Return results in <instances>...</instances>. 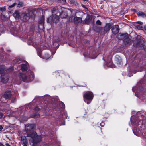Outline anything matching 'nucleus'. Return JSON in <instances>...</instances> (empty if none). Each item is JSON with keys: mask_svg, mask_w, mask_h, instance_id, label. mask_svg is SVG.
Instances as JSON below:
<instances>
[{"mask_svg": "<svg viewBox=\"0 0 146 146\" xmlns=\"http://www.w3.org/2000/svg\"><path fill=\"white\" fill-rule=\"evenodd\" d=\"M111 30L113 33L114 34H116L119 32V26L118 25L114 26L113 27Z\"/></svg>", "mask_w": 146, "mask_h": 146, "instance_id": "1a4fd4ad", "label": "nucleus"}, {"mask_svg": "<svg viewBox=\"0 0 146 146\" xmlns=\"http://www.w3.org/2000/svg\"><path fill=\"white\" fill-rule=\"evenodd\" d=\"M6 10V9L4 7H1L0 8V10L1 11H5Z\"/></svg>", "mask_w": 146, "mask_h": 146, "instance_id": "c9c22d12", "label": "nucleus"}, {"mask_svg": "<svg viewBox=\"0 0 146 146\" xmlns=\"http://www.w3.org/2000/svg\"><path fill=\"white\" fill-rule=\"evenodd\" d=\"M11 92L7 91L5 92L4 95V97L6 99H9L11 96Z\"/></svg>", "mask_w": 146, "mask_h": 146, "instance_id": "f8f14e48", "label": "nucleus"}, {"mask_svg": "<svg viewBox=\"0 0 146 146\" xmlns=\"http://www.w3.org/2000/svg\"><path fill=\"white\" fill-rule=\"evenodd\" d=\"M96 58V57H95V58Z\"/></svg>", "mask_w": 146, "mask_h": 146, "instance_id": "603ef678", "label": "nucleus"}, {"mask_svg": "<svg viewBox=\"0 0 146 146\" xmlns=\"http://www.w3.org/2000/svg\"><path fill=\"white\" fill-rule=\"evenodd\" d=\"M118 60H117V59H116V61H117V63L118 64L121 65L122 64V60L121 58L118 56Z\"/></svg>", "mask_w": 146, "mask_h": 146, "instance_id": "393cba45", "label": "nucleus"}, {"mask_svg": "<svg viewBox=\"0 0 146 146\" xmlns=\"http://www.w3.org/2000/svg\"><path fill=\"white\" fill-rule=\"evenodd\" d=\"M140 36H137V38H140Z\"/></svg>", "mask_w": 146, "mask_h": 146, "instance_id": "de8ad7c7", "label": "nucleus"}, {"mask_svg": "<svg viewBox=\"0 0 146 146\" xmlns=\"http://www.w3.org/2000/svg\"><path fill=\"white\" fill-rule=\"evenodd\" d=\"M3 116V114L1 113H0V118H1Z\"/></svg>", "mask_w": 146, "mask_h": 146, "instance_id": "ea45409f", "label": "nucleus"}, {"mask_svg": "<svg viewBox=\"0 0 146 146\" xmlns=\"http://www.w3.org/2000/svg\"><path fill=\"white\" fill-rule=\"evenodd\" d=\"M70 3L72 5H77V3L76 0H68Z\"/></svg>", "mask_w": 146, "mask_h": 146, "instance_id": "aec40b11", "label": "nucleus"}, {"mask_svg": "<svg viewBox=\"0 0 146 146\" xmlns=\"http://www.w3.org/2000/svg\"><path fill=\"white\" fill-rule=\"evenodd\" d=\"M96 23L99 25H100L101 24V22L100 20H98L96 21Z\"/></svg>", "mask_w": 146, "mask_h": 146, "instance_id": "f704fd0d", "label": "nucleus"}, {"mask_svg": "<svg viewBox=\"0 0 146 146\" xmlns=\"http://www.w3.org/2000/svg\"><path fill=\"white\" fill-rule=\"evenodd\" d=\"M109 66H110L111 68H114L115 67V66L113 64H111V65H109V64H107Z\"/></svg>", "mask_w": 146, "mask_h": 146, "instance_id": "e433bc0d", "label": "nucleus"}, {"mask_svg": "<svg viewBox=\"0 0 146 146\" xmlns=\"http://www.w3.org/2000/svg\"><path fill=\"white\" fill-rule=\"evenodd\" d=\"M27 74L28 76L25 74H20L19 77L24 82H30L33 80L34 75L32 72L30 71L27 73Z\"/></svg>", "mask_w": 146, "mask_h": 146, "instance_id": "f03ea898", "label": "nucleus"}, {"mask_svg": "<svg viewBox=\"0 0 146 146\" xmlns=\"http://www.w3.org/2000/svg\"><path fill=\"white\" fill-rule=\"evenodd\" d=\"M105 1H108V0H104Z\"/></svg>", "mask_w": 146, "mask_h": 146, "instance_id": "3c124183", "label": "nucleus"}, {"mask_svg": "<svg viewBox=\"0 0 146 146\" xmlns=\"http://www.w3.org/2000/svg\"><path fill=\"white\" fill-rule=\"evenodd\" d=\"M59 105L61 108H64L65 107V105L62 102H60Z\"/></svg>", "mask_w": 146, "mask_h": 146, "instance_id": "c756f323", "label": "nucleus"}, {"mask_svg": "<svg viewBox=\"0 0 146 146\" xmlns=\"http://www.w3.org/2000/svg\"><path fill=\"white\" fill-rule=\"evenodd\" d=\"M28 137H31L30 140L31 141L33 146H36V144L40 141L41 140V137L40 136H38L36 132H33L28 134L27 135Z\"/></svg>", "mask_w": 146, "mask_h": 146, "instance_id": "f257e3e1", "label": "nucleus"}, {"mask_svg": "<svg viewBox=\"0 0 146 146\" xmlns=\"http://www.w3.org/2000/svg\"><path fill=\"white\" fill-rule=\"evenodd\" d=\"M137 23L138 24L141 25H142L143 24V23L141 22L138 21Z\"/></svg>", "mask_w": 146, "mask_h": 146, "instance_id": "4c0bfd02", "label": "nucleus"}, {"mask_svg": "<svg viewBox=\"0 0 146 146\" xmlns=\"http://www.w3.org/2000/svg\"><path fill=\"white\" fill-rule=\"evenodd\" d=\"M65 9H66L65 11H63V13H64L63 14V16H65V15L66 14H67V17H66V18H67L68 17V15L67 14V12H68L69 11H70L71 13H73V12L74 11V10L72 9H66L65 8Z\"/></svg>", "mask_w": 146, "mask_h": 146, "instance_id": "ddd939ff", "label": "nucleus"}, {"mask_svg": "<svg viewBox=\"0 0 146 146\" xmlns=\"http://www.w3.org/2000/svg\"><path fill=\"white\" fill-rule=\"evenodd\" d=\"M39 108H38V107H36L35 108V110H39Z\"/></svg>", "mask_w": 146, "mask_h": 146, "instance_id": "37998d69", "label": "nucleus"}, {"mask_svg": "<svg viewBox=\"0 0 146 146\" xmlns=\"http://www.w3.org/2000/svg\"><path fill=\"white\" fill-rule=\"evenodd\" d=\"M21 142L23 144V146H27V140L25 136H22L21 137Z\"/></svg>", "mask_w": 146, "mask_h": 146, "instance_id": "9d476101", "label": "nucleus"}, {"mask_svg": "<svg viewBox=\"0 0 146 146\" xmlns=\"http://www.w3.org/2000/svg\"><path fill=\"white\" fill-rule=\"evenodd\" d=\"M39 117V115L38 113L35 114L33 116V117L35 118H38V117Z\"/></svg>", "mask_w": 146, "mask_h": 146, "instance_id": "7c9ffc66", "label": "nucleus"}, {"mask_svg": "<svg viewBox=\"0 0 146 146\" xmlns=\"http://www.w3.org/2000/svg\"><path fill=\"white\" fill-rule=\"evenodd\" d=\"M103 59L104 60V58H103Z\"/></svg>", "mask_w": 146, "mask_h": 146, "instance_id": "5fc2aeb1", "label": "nucleus"}, {"mask_svg": "<svg viewBox=\"0 0 146 146\" xmlns=\"http://www.w3.org/2000/svg\"><path fill=\"white\" fill-rule=\"evenodd\" d=\"M137 15L139 16H141L143 17H145L146 16L144 13L142 12H139L137 13Z\"/></svg>", "mask_w": 146, "mask_h": 146, "instance_id": "b1692460", "label": "nucleus"}, {"mask_svg": "<svg viewBox=\"0 0 146 146\" xmlns=\"http://www.w3.org/2000/svg\"><path fill=\"white\" fill-rule=\"evenodd\" d=\"M58 2L62 4H65L66 3V0H58Z\"/></svg>", "mask_w": 146, "mask_h": 146, "instance_id": "c85d7f7f", "label": "nucleus"}, {"mask_svg": "<svg viewBox=\"0 0 146 146\" xmlns=\"http://www.w3.org/2000/svg\"><path fill=\"white\" fill-rule=\"evenodd\" d=\"M91 18V17L90 15H88L84 20L85 23L87 24H88L90 22Z\"/></svg>", "mask_w": 146, "mask_h": 146, "instance_id": "a211bd4d", "label": "nucleus"}, {"mask_svg": "<svg viewBox=\"0 0 146 146\" xmlns=\"http://www.w3.org/2000/svg\"><path fill=\"white\" fill-rule=\"evenodd\" d=\"M17 4L16 3H15V2L13 4L11 5H9V8H12V7H14L15 5H16Z\"/></svg>", "mask_w": 146, "mask_h": 146, "instance_id": "2f4dec72", "label": "nucleus"}, {"mask_svg": "<svg viewBox=\"0 0 146 146\" xmlns=\"http://www.w3.org/2000/svg\"><path fill=\"white\" fill-rule=\"evenodd\" d=\"M4 71V67L3 66H0V74L3 73Z\"/></svg>", "mask_w": 146, "mask_h": 146, "instance_id": "a878e982", "label": "nucleus"}, {"mask_svg": "<svg viewBox=\"0 0 146 146\" xmlns=\"http://www.w3.org/2000/svg\"><path fill=\"white\" fill-rule=\"evenodd\" d=\"M136 72H137V71H134V72H133V73H135Z\"/></svg>", "mask_w": 146, "mask_h": 146, "instance_id": "09e8293b", "label": "nucleus"}, {"mask_svg": "<svg viewBox=\"0 0 146 146\" xmlns=\"http://www.w3.org/2000/svg\"><path fill=\"white\" fill-rule=\"evenodd\" d=\"M111 26L112 24L111 23H108L106 24L104 28V31L106 32L109 31Z\"/></svg>", "mask_w": 146, "mask_h": 146, "instance_id": "dca6fc26", "label": "nucleus"}, {"mask_svg": "<svg viewBox=\"0 0 146 146\" xmlns=\"http://www.w3.org/2000/svg\"><path fill=\"white\" fill-rule=\"evenodd\" d=\"M93 97L92 93L90 91H86L84 92L83 98L84 101L86 99L88 100H92Z\"/></svg>", "mask_w": 146, "mask_h": 146, "instance_id": "0eeeda50", "label": "nucleus"}, {"mask_svg": "<svg viewBox=\"0 0 146 146\" xmlns=\"http://www.w3.org/2000/svg\"><path fill=\"white\" fill-rule=\"evenodd\" d=\"M1 19L3 21H6L8 20V19L6 18L5 16L4 15H1Z\"/></svg>", "mask_w": 146, "mask_h": 146, "instance_id": "bb28decb", "label": "nucleus"}, {"mask_svg": "<svg viewBox=\"0 0 146 146\" xmlns=\"http://www.w3.org/2000/svg\"><path fill=\"white\" fill-rule=\"evenodd\" d=\"M34 125L33 124H28L25 126V129L27 131H30L33 129Z\"/></svg>", "mask_w": 146, "mask_h": 146, "instance_id": "4468645a", "label": "nucleus"}, {"mask_svg": "<svg viewBox=\"0 0 146 146\" xmlns=\"http://www.w3.org/2000/svg\"><path fill=\"white\" fill-rule=\"evenodd\" d=\"M124 43L125 45H126V43L130 44L131 42V40L129 38H126L124 40Z\"/></svg>", "mask_w": 146, "mask_h": 146, "instance_id": "4be33fe9", "label": "nucleus"}, {"mask_svg": "<svg viewBox=\"0 0 146 146\" xmlns=\"http://www.w3.org/2000/svg\"><path fill=\"white\" fill-rule=\"evenodd\" d=\"M82 6L84 8H86V6L82 4H81Z\"/></svg>", "mask_w": 146, "mask_h": 146, "instance_id": "a19ab883", "label": "nucleus"}, {"mask_svg": "<svg viewBox=\"0 0 146 146\" xmlns=\"http://www.w3.org/2000/svg\"><path fill=\"white\" fill-rule=\"evenodd\" d=\"M9 75L7 74H2L1 77V81L3 83H7L9 80Z\"/></svg>", "mask_w": 146, "mask_h": 146, "instance_id": "6e6552de", "label": "nucleus"}, {"mask_svg": "<svg viewBox=\"0 0 146 146\" xmlns=\"http://www.w3.org/2000/svg\"><path fill=\"white\" fill-rule=\"evenodd\" d=\"M59 16L56 15L50 16L47 19V22L51 24L52 23H56L59 21Z\"/></svg>", "mask_w": 146, "mask_h": 146, "instance_id": "423d86ee", "label": "nucleus"}, {"mask_svg": "<svg viewBox=\"0 0 146 146\" xmlns=\"http://www.w3.org/2000/svg\"><path fill=\"white\" fill-rule=\"evenodd\" d=\"M74 21L75 24L78 25L82 22V19L81 18L76 17L74 18Z\"/></svg>", "mask_w": 146, "mask_h": 146, "instance_id": "9b49d317", "label": "nucleus"}, {"mask_svg": "<svg viewBox=\"0 0 146 146\" xmlns=\"http://www.w3.org/2000/svg\"><path fill=\"white\" fill-rule=\"evenodd\" d=\"M125 35L124 34H119L117 35V38L119 40L123 39Z\"/></svg>", "mask_w": 146, "mask_h": 146, "instance_id": "412c9836", "label": "nucleus"}, {"mask_svg": "<svg viewBox=\"0 0 146 146\" xmlns=\"http://www.w3.org/2000/svg\"><path fill=\"white\" fill-rule=\"evenodd\" d=\"M11 102L14 103L16 101V98H12L11 100Z\"/></svg>", "mask_w": 146, "mask_h": 146, "instance_id": "72a5a7b5", "label": "nucleus"}, {"mask_svg": "<svg viewBox=\"0 0 146 146\" xmlns=\"http://www.w3.org/2000/svg\"><path fill=\"white\" fill-rule=\"evenodd\" d=\"M43 58L47 59L50 57L48 53H45L42 56Z\"/></svg>", "mask_w": 146, "mask_h": 146, "instance_id": "5701e85b", "label": "nucleus"}, {"mask_svg": "<svg viewBox=\"0 0 146 146\" xmlns=\"http://www.w3.org/2000/svg\"><path fill=\"white\" fill-rule=\"evenodd\" d=\"M144 28L145 30L146 31V25H145Z\"/></svg>", "mask_w": 146, "mask_h": 146, "instance_id": "49530a36", "label": "nucleus"}, {"mask_svg": "<svg viewBox=\"0 0 146 146\" xmlns=\"http://www.w3.org/2000/svg\"><path fill=\"white\" fill-rule=\"evenodd\" d=\"M5 145L6 146H11V145L8 143H6Z\"/></svg>", "mask_w": 146, "mask_h": 146, "instance_id": "79ce46f5", "label": "nucleus"}, {"mask_svg": "<svg viewBox=\"0 0 146 146\" xmlns=\"http://www.w3.org/2000/svg\"><path fill=\"white\" fill-rule=\"evenodd\" d=\"M22 3H21L20 2L17 4V7H21L22 6Z\"/></svg>", "mask_w": 146, "mask_h": 146, "instance_id": "473e14b6", "label": "nucleus"}, {"mask_svg": "<svg viewBox=\"0 0 146 146\" xmlns=\"http://www.w3.org/2000/svg\"><path fill=\"white\" fill-rule=\"evenodd\" d=\"M33 14V12L32 11H30L28 13H23L21 15L20 18L23 21L26 22L29 19Z\"/></svg>", "mask_w": 146, "mask_h": 146, "instance_id": "39448f33", "label": "nucleus"}, {"mask_svg": "<svg viewBox=\"0 0 146 146\" xmlns=\"http://www.w3.org/2000/svg\"><path fill=\"white\" fill-rule=\"evenodd\" d=\"M65 8L60 6H58L52 8L51 11L52 13L56 14H58L59 13L60 17L62 18H66L67 16V14H66L65 16H63L64 13H63V11H65Z\"/></svg>", "mask_w": 146, "mask_h": 146, "instance_id": "20e7f679", "label": "nucleus"}, {"mask_svg": "<svg viewBox=\"0 0 146 146\" xmlns=\"http://www.w3.org/2000/svg\"><path fill=\"white\" fill-rule=\"evenodd\" d=\"M3 129V127L1 125H0V131H1Z\"/></svg>", "mask_w": 146, "mask_h": 146, "instance_id": "58836bf2", "label": "nucleus"}, {"mask_svg": "<svg viewBox=\"0 0 146 146\" xmlns=\"http://www.w3.org/2000/svg\"><path fill=\"white\" fill-rule=\"evenodd\" d=\"M135 27L137 29L139 30H142L143 29V27L141 25H136Z\"/></svg>", "mask_w": 146, "mask_h": 146, "instance_id": "cd10ccee", "label": "nucleus"}, {"mask_svg": "<svg viewBox=\"0 0 146 146\" xmlns=\"http://www.w3.org/2000/svg\"><path fill=\"white\" fill-rule=\"evenodd\" d=\"M44 18L43 16L40 17L38 21L39 24L42 26V27H43L44 25Z\"/></svg>", "mask_w": 146, "mask_h": 146, "instance_id": "2eb2a0df", "label": "nucleus"}, {"mask_svg": "<svg viewBox=\"0 0 146 146\" xmlns=\"http://www.w3.org/2000/svg\"><path fill=\"white\" fill-rule=\"evenodd\" d=\"M0 146H4V145L2 143H0Z\"/></svg>", "mask_w": 146, "mask_h": 146, "instance_id": "a18cd8bd", "label": "nucleus"}, {"mask_svg": "<svg viewBox=\"0 0 146 146\" xmlns=\"http://www.w3.org/2000/svg\"><path fill=\"white\" fill-rule=\"evenodd\" d=\"M21 69L22 71H26L27 69V64L25 62V64H23L21 66Z\"/></svg>", "mask_w": 146, "mask_h": 146, "instance_id": "f3484780", "label": "nucleus"}, {"mask_svg": "<svg viewBox=\"0 0 146 146\" xmlns=\"http://www.w3.org/2000/svg\"><path fill=\"white\" fill-rule=\"evenodd\" d=\"M86 103H87V104H89L90 102H86Z\"/></svg>", "mask_w": 146, "mask_h": 146, "instance_id": "8fccbe9b", "label": "nucleus"}, {"mask_svg": "<svg viewBox=\"0 0 146 146\" xmlns=\"http://www.w3.org/2000/svg\"><path fill=\"white\" fill-rule=\"evenodd\" d=\"M40 27V25L39 26V27Z\"/></svg>", "mask_w": 146, "mask_h": 146, "instance_id": "864d4df0", "label": "nucleus"}, {"mask_svg": "<svg viewBox=\"0 0 146 146\" xmlns=\"http://www.w3.org/2000/svg\"><path fill=\"white\" fill-rule=\"evenodd\" d=\"M13 16L15 18H18L19 17L20 15L19 12L18 11H16L13 14Z\"/></svg>", "mask_w": 146, "mask_h": 146, "instance_id": "6ab92c4d", "label": "nucleus"}, {"mask_svg": "<svg viewBox=\"0 0 146 146\" xmlns=\"http://www.w3.org/2000/svg\"><path fill=\"white\" fill-rule=\"evenodd\" d=\"M131 121L132 123L134 125H135L137 127L133 129V132L136 135H139V134L141 132V131L142 129H144L145 128V126L144 125H141V121L138 122V121H136L135 123H133L132 117L131 119Z\"/></svg>", "mask_w": 146, "mask_h": 146, "instance_id": "7ed1b4c3", "label": "nucleus"}, {"mask_svg": "<svg viewBox=\"0 0 146 146\" xmlns=\"http://www.w3.org/2000/svg\"><path fill=\"white\" fill-rule=\"evenodd\" d=\"M129 77H131L132 76V73H129Z\"/></svg>", "mask_w": 146, "mask_h": 146, "instance_id": "c03bdc74", "label": "nucleus"}]
</instances>
